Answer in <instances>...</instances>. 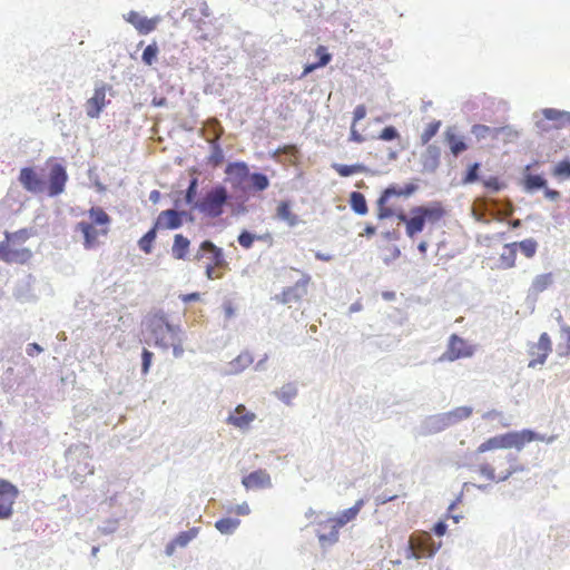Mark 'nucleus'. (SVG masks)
Returning <instances> with one entry per match:
<instances>
[{
  "label": "nucleus",
  "instance_id": "0e129e2a",
  "mask_svg": "<svg viewBox=\"0 0 570 570\" xmlns=\"http://www.w3.org/2000/svg\"><path fill=\"white\" fill-rule=\"evenodd\" d=\"M480 473L485 476L488 480H491V481H497L498 478L495 475V472H494V468L491 466L490 464H482L480 466Z\"/></svg>",
  "mask_w": 570,
  "mask_h": 570
},
{
  "label": "nucleus",
  "instance_id": "5fc2aeb1",
  "mask_svg": "<svg viewBox=\"0 0 570 570\" xmlns=\"http://www.w3.org/2000/svg\"><path fill=\"white\" fill-rule=\"evenodd\" d=\"M316 56L318 58L316 63L318 65L320 68H323V67L327 66L331 62V60H332V55L328 53L326 51V48L323 47V46H318L317 47Z\"/></svg>",
  "mask_w": 570,
  "mask_h": 570
},
{
  "label": "nucleus",
  "instance_id": "c9c22d12",
  "mask_svg": "<svg viewBox=\"0 0 570 570\" xmlns=\"http://www.w3.org/2000/svg\"><path fill=\"white\" fill-rule=\"evenodd\" d=\"M511 246L514 247L515 250L520 249L525 257L531 258L537 253L538 243L533 238H527L521 242L511 243Z\"/></svg>",
  "mask_w": 570,
  "mask_h": 570
},
{
  "label": "nucleus",
  "instance_id": "a18cd8bd",
  "mask_svg": "<svg viewBox=\"0 0 570 570\" xmlns=\"http://www.w3.org/2000/svg\"><path fill=\"white\" fill-rule=\"evenodd\" d=\"M159 49L156 42L149 43L142 51L141 60L146 66H153L157 59Z\"/></svg>",
  "mask_w": 570,
  "mask_h": 570
},
{
  "label": "nucleus",
  "instance_id": "4c0bfd02",
  "mask_svg": "<svg viewBox=\"0 0 570 570\" xmlns=\"http://www.w3.org/2000/svg\"><path fill=\"white\" fill-rule=\"evenodd\" d=\"M266 237H269V235H256L247 229H243L237 237V242L245 249H249L256 239H265Z\"/></svg>",
  "mask_w": 570,
  "mask_h": 570
},
{
  "label": "nucleus",
  "instance_id": "6e6552de",
  "mask_svg": "<svg viewBox=\"0 0 570 570\" xmlns=\"http://www.w3.org/2000/svg\"><path fill=\"white\" fill-rule=\"evenodd\" d=\"M112 87L106 85L102 81H98L95 85L94 96L88 99L86 112L90 118H98L106 105V92L111 90Z\"/></svg>",
  "mask_w": 570,
  "mask_h": 570
},
{
  "label": "nucleus",
  "instance_id": "4d7b16f0",
  "mask_svg": "<svg viewBox=\"0 0 570 570\" xmlns=\"http://www.w3.org/2000/svg\"><path fill=\"white\" fill-rule=\"evenodd\" d=\"M154 353L147 348H142L141 352V373L146 375L151 366Z\"/></svg>",
  "mask_w": 570,
  "mask_h": 570
},
{
  "label": "nucleus",
  "instance_id": "de8ad7c7",
  "mask_svg": "<svg viewBox=\"0 0 570 570\" xmlns=\"http://www.w3.org/2000/svg\"><path fill=\"white\" fill-rule=\"evenodd\" d=\"M8 243L22 244L30 237V232L26 228L19 229L14 233H6Z\"/></svg>",
  "mask_w": 570,
  "mask_h": 570
},
{
  "label": "nucleus",
  "instance_id": "39448f33",
  "mask_svg": "<svg viewBox=\"0 0 570 570\" xmlns=\"http://www.w3.org/2000/svg\"><path fill=\"white\" fill-rule=\"evenodd\" d=\"M18 181L31 194H42L46 191L47 183L35 167H23L20 169Z\"/></svg>",
  "mask_w": 570,
  "mask_h": 570
},
{
  "label": "nucleus",
  "instance_id": "6ab92c4d",
  "mask_svg": "<svg viewBox=\"0 0 570 570\" xmlns=\"http://www.w3.org/2000/svg\"><path fill=\"white\" fill-rule=\"evenodd\" d=\"M125 19L127 22L131 23L140 35H147L151 32L155 30L157 23L156 20L142 17L136 11H130Z\"/></svg>",
  "mask_w": 570,
  "mask_h": 570
},
{
  "label": "nucleus",
  "instance_id": "c756f323",
  "mask_svg": "<svg viewBox=\"0 0 570 570\" xmlns=\"http://www.w3.org/2000/svg\"><path fill=\"white\" fill-rule=\"evenodd\" d=\"M547 179L541 175H534L525 173L523 175V187L527 193H535L540 189L546 188Z\"/></svg>",
  "mask_w": 570,
  "mask_h": 570
},
{
  "label": "nucleus",
  "instance_id": "774afa93",
  "mask_svg": "<svg viewBox=\"0 0 570 570\" xmlns=\"http://www.w3.org/2000/svg\"><path fill=\"white\" fill-rule=\"evenodd\" d=\"M354 117H353V124L362 120L365 118L366 116V108L364 105H357L354 109V112H353Z\"/></svg>",
  "mask_w": 570,
  "mask_h": 570
},
{
  "label": "nucleus",
  "instance_id": "e2e57ef3",
  "mask_svg": "<svg viewBox=\"0 0 570 570\" xmlns=\"http://www.w3.org/2000/svg\"><path fill=\"white\" fill-rule=\"evenodd\" d=\"M542 114H543L544 118L548 120H558V119L564 117L566 111L558 110L554 108H544L542 110Z\"/></svg>",
  "mask_w": 570,
  "mask_h": 570
},
{
  "label": "nucleus",
  "instance_id": "9d476101",
  "mask_svg": "<svg viewBox=\"0 0 570 570\" xmlns=\"http://www.w3.org/2000/svg\"><path fill=\"white\" fill-rule=\"evenodd\" d=\"M552 351L550 336L547 333L540 335L539 342L531 345L529 354L533 357L528 366L534 368L537 365L544 364L549 353Z\"/></svg>",
  "mask_w": 570,
  "mask_h": 570
},
{
  "label": "nucleus",
  "instance_id": "58836bf2",
  "mask_svg": "<svg viewBox=\"0 0 570 570\" xmlns=\"http://www.w3.org/2000/svg\"><path fill=\"white\" fill-rule=\"evenodd\" d=\"M296 395L297 387L294 383H286L276 392V396L287 405L292 403V400L296 397Z\"/></svg>",
  "mask_w": 570,
  "mask_h": 570
},
{
  "label": "nucleus",
  "instance_id": "2f4dec72",
  "mask_svg": "<svg viewBox=\"0 0 570 570\" xmlns=\"http://www.w3.org/2000/svg\"><path fill=\"white\" fill-rule=\"evenodd\" d=\"M504 130H509V129L508 128H498V127L491 128L485 125H474L472 127V134L478 139H484L487 137L500 138V134L503 132Z\"/></svg>",
  "mask_w": 570,
  "mask_h": 570
},
{
  "label": "nucleus",
  "instance_id": "423d86ee",
  "mask_svg": "<svg viewBox=\"0 0 570 570\" xmlns=\"http://www.w3.org/2000/svg\"><path fill=\"white\" fill-rule=\"evenodd\" d=\"M225 174L234 189L245 190L250 174L249 167L245 161L228 163L225 168Z\"/></svg>",
  "mask_w": 570,
  "mask_h": 570
},
{
  "label": "nucleus",
  "instance_id": "20e7f679",
  "mask_svg": "<svg viewBox=\"0 0 570 570\" xmlns=\"http://www.w3.org/2000/svg\"><path fill=\"white\" fill-rule=\"evenodd\" d=\"M68 181L66 167L59 163H55L49 170L46 191L49 197H57L65 191Z\"/></svg>",
  "mask_w": 570,
  "mask_h": 570
},
{
  "label": "nucleus",
  "instance_id": "7c9ffc66",
  "mask_svg": "<svg viewBox=\"0 0 570 570\" xmlns=\"http://www.w3.org/2000/svg\"><path fill=\"white\" fill-rule=\"evenodd\" d=\"M348 203H350L352 210L355 214H357L360 216H364L367 214V212H368L367 203H366L365 196L362 193L352 191L350 194Z\"/></svg>",
  "mask_w": 570,
  "mask_h": 570
},
{
  "label": "nucleus",
  "instance_id": "680f3d73",
  "mask_svg": "<svg viewBox=\"0 0 570 570\" xmlns=\"http://www.w3.org/2000/svg\"><path fill=\"white\" fill-rule=\"evenodd\" d=\"M554 175L570 177V160H562L554 167Z\"/></svg>",
  "mask_w": 570,
  "mask_h": 570
},
{
  "label": "nucleus",
  "instance_id": "ddd939ff",
  "mask_svg": "<svg viewBox=\"0 0 570 570\" xmlns=\"http://www.w3.org/2000/svg\"><path fill=\"white\" fill-rule=\"evenodd\" d=\"M256 419L253 412H248L245 405L239 404L235 407L234 412L228 415L226 422L240 430H245Z\"/></svg>",
  "mask_w": 570,
  "mask_h": 570
},
{
  "label": "nucleus",
  "instance_id": "dca6fc26",
  "mask_svg": "<svg viewBox=\"0 0 570 570\" xmlns=\"http://www.w3.org/2000/svg\"><path fill=\"white\" fill-rule=\"evenodd\" d=\"M410 213H417L422 216L423 220L436 223L444 215V209L440 203H431L428 205L414 206Z\"/></svg>",
  "mask_w": 570,
  "mask_h": 570
},
{
  "label": "nucleus",
  "instance_id": "a211bd4d",
  "mask_svg": "<svg viewBox=\"0 0 570 570\" xmlns=\"http://www.w3.org/2000/svg\"><path fill=\"white\" fill-rule=\"evenodd\" d=\"M204 249H206L205 259L208 261L207 263L214 264L218 268L228 266L223 248L216 246L212 240L205 239Z\"/></svg>",
  "mask_w": 570,
  "mask_h": 570
},
{
  "label": "nucleus",
  "instance_id": "0eeeda50",
  "mask_svg": "<svg viewBox=\"0 0 570 570\" xmlns=\"http://www.w3.org/2000/svg\"><path fill=\"white\" fill-rule=\"evenodd\" d=\"M311 281L308 275H303L294 286L285 288L282 294L274 298L282 304H292L299 302L307 294V285Z\"/></svg>",
  "mask_w": 570,
  "mask_h": 570
},
{
  "label": "nucleus",
  "instance_id": "f03ea898",
  "mask_svg": "<svg viewBox=\"0 0 570 570\" xmlns=\"http://www.w3.org/2000/svg\"><path fill=\"white\" fill-rule=\"evenodd\" d=\"M146 328L155 346L164 351L169 348V340L181 332L178 325L170 324L165 314H155L146 321Z\"/></svg>",
  "mask_w": 570,
  "mask_h": 570
},
{
  "label": "nucleus",
  "instance_id": "c85d7f7f",
  "mask_svg": "<svg viewBox=\"0 0 570 570\" xmlns=\"http://www.w3.org/2000/svg\"><path fill=\"white\" fill-rule=\"evenodd\" d=\"M190 246V240L183 234H176L174 236V244L171 247V254L176 259H185Z\"/></svg>",
  "mask_w": 570,
  "mask_h": 570
},
{
  "label": "nucleus",
  "instance_id": "37998d69",
  "mask_svg": "<svg viewBox=\"0 0 570 570\" xmlns=\"http://www.w3.org/2000/svg\"><path fill=\"white\" fill-rule=\"evenodd\" d=\"M338 527L336 523H334L330 530L328 533H321L318 534V541L322 548H326L328 546H332L338 541Z\"/></svg>",
  "mask_w": 570,
  "mask_h": 570
},
{
  "label": "nucleus",
  "instance_id": "338daca9",
  "mask_svg": "<svg viewBox=\"0 0 570 570\" xmlns=\"http://www.w3.org/2000/svg\"><path fill=\"white\" fill-rule=\"evenodd\" d=\"M175 543H177L178 547L184 548L186 547L191 540L190 535L186 533L185 531L178 533V535L174 539Z\"/></svg>",
  "mask_w": 570,
  "mask_h": 570
},
{
  "label": "nucleus",
  "instance_id": "412c9836",
  "mask_svg": "<svg viewBox=\"0 0 570 570\" xmlns=\"http://www.w3.org/2000/svg\"><path fill=\"white\" fill-rule=\"evenodd\" d=\"M554 282L552 273L537 275L528 291V297L537 299L538 295L549 288Z\"/></svg>",
  "mask_w": 570,
  "mask_h": 570
},
{
  "label": "nucleus",
  "instance_id": "2eb2a0df",
  "mask_svg": "<svg viewBox=\"0 0 570 570\" xmlns=\"http://www.w3.org/2000/svg\"><path fill=\"white\" fill-rule=\"evenodd\" d=\"M242 483L246 489H271L273 487L271 475L265 470L250 472L243 478Z\"/></svg>",
  "mask_w": 570,
  "mask_h": 570
},
{
  "label": "nucleus",
  "instance_id": "79ce46f5",
  "mask_svg": "<svg viewBox=\"0 0 570 570\" xmlns=\"http://www.w3.org/2000/svg\"><path fill=\"white\" fill-rule=\"evenodd\" d=\"M197 193H198V179L191 178L189 180L188 187L184 193V200L186 205H190L195 209V203H197Z\"/></svg>",
  "mask_w": 570,
  "mask_h": 570
},
{
  "label": "nucleus",
  "instance_id": "f3484780",
  "mask_svg": "<svg viewBox=\"0 0 570 570\" xmlns=\"http://www.w3.org/2000/svg\"><path fill=\"white\" fill-rule=\"evenodd\" d=\"M441 148L434 144L429 145L421 155V164L426 173H434L440 165Z\"/></svg>",
  "mask_w": 570,
  "mask_h": 570
},
{
  "label": "nucleus",
  "instance_id": "8fccbe9b",
  "mask_svg": "<svg viewBox=\"0 0 570 570\" xmlns=\"http://www.w3.org/2000/svg\"><path fill=\"white\" fill-rule=\"evenodd\" d=\"M479 170H480V164L479 163H473L471 164L464 176H463V184H473L475 183L478 179H479Z\"/></svg>",
  "mask_w": 570,
  "mask_h": 570
},
{
  "label": "nucleus",
  "instance_id": "aec40b11",
  "mask_svg": "<svg viewBox=\"0 0 570 570\" xmlns=\"http://www.w3.org/2000/svg\"><path fill=\"white\" fill-rule=\"evenodd\" d=\"M416 190L417 186L412 183L406 184L403 188L396 184H391L381 193V204L384 203L385 199H391L392 197H410Z\"/></svg>",
  "mask_w": 570,
  "mask_h": 570
},
{
  "label": "nucleus",
  "instance_id": "b1692460",
  "mask_svg": "<svg viewBox=\"0 0 570 570\" xmlns=\"http://www.w3.org/2000/svg\"><path fill=\"white\" fill-rule=\"evenodd\" d=\"M445 141L448 142L453 156H459L468 149V144L463 136L458 135L453 128H448L445 131Z\"/></svg>",
  "mask_w": 570,
  "mask_h": 570
},
{
  "label": "nucleus",
  "instance_id": "864d4df0",
  "mask_svg": "<svg viewBox=\"0 0 570 570\" xmlns=\"http://www.w3.org/2000/svg\"><path fill=\"white\" fill-rule=\"evenodd\" d=\"M505 248L508 249V252L501 255V261L505 264L508 268H511L515 265L517 250L514 249V247L511 246V244H507Z\"/></svg>",
  "mask_w": 570,
  "mask_h": 570
},
{
  "label": "nucleus",
  "instance_id": "13d9d810",
  "mask_svg": "<svg viewBox=\"0 0 570 570\" xmlns=\"http://www.w3.org/2000/svg\"><path fill=\"white\" fill-rule=\"evenodd\" d=\"M492 439L493 448L495 449H510V432L501 435H495Z\"/></svg>",
  "mask_w": 570,
  "mask_h": 570
},
{
  "label": "nucleus",
  "instance_id": "7ed1b4c3",
  "mask_svg": "<svg viewBox=\"0 0 570 570\" xmlns=\"http://www.w3.org/2000/svg\"><path fill=\"white\" fill-rule=\"evenodd\" d=\"M475 206H478L482 213L489 214L495 219H500V217H509L514 212V207L510 199L480 197L475 200Z\"/></svg>",
  "mask_w": 570,
  "mask_h": 570
},
{
  "label": "nucleus",
  "instance_id": "bf43d9fd",
  "mask_svg": "<svg viewBox=\"0 0 570 570\" xmlns=\"http://www.w3.org/2000/svg\"><path fill=\"white\" fill-rule=\"evenodd\" d=\"M183 340L179 337V334L173 336L170 340H169V346L173 347V354L175 357H180L184 353V348H183Z\"/></svg>",
  "mask_w": 570,
  "mask_h": 570
},
{
  "label": "nucleus",
  "instance_id": "e433bc0d",
  "mask_svg": "<svg viewBox=\"0 0 570 570\" xmlns=\"http://www.w3.org/2000/svg\"><path fill=\"white\" fill-rule=\"evenodd\" d=\"M240 524L239 519L234 518H223L215 522V528L222 534H233Z\"/></svg>",
  "mask_w": 570,
  "mask_h": 570
},
{
  "label": "nucleus",
  "instance_id": "4be33fe9",
  "mask_svg": "<svg viewBox=\"0 0 570 570\" xmlns=\"http://www.w3.org/2000/svg\"><path fill=\"white\" fill-rule=\"evenodd\" d=\"M533 439H539V433L533 430H522V431H513L510 432V449L514 448L518 451H521L527 443L533 441Z\"/></svg>",
  "mask_w": 570,
  "mask_h": 570
},
{
  "label": "nucleus",
  "instance_id": "f257e3e1",
  "mask_svg": "<svg viewBox=\"0 0 570 570\" xmlns=\"http://www.w3.org/2000/svg\"><path fill=\"white\" fill-rule=\"evenodd\" d=\"M232 195L225 186L217 184L207 190L197 203L195 209L209 218H218L223 215L225 206L230 203Z\"/></svg>",
  "mask_w": 570,
  "mask_h": 570
},
{
  "label": "nucleus",
  "instance_id": "1a4fd4ad",
  "mask_svg": "<svg viewBox=\"0 0 570 570\" xmlns=\"http://www.w3.org/2000/svg\"><path fill=\"white\" fill-rule=\"evenodd\" d=\"M184 219L194 220L187 212L166 209L160 212L155 223L159 228L177 229L183 226Z\"/></svg>",
  "mask_w": 570,
  "mask_h": 570
},
{
  "label": "nucleus",
  "instance_id": "c03bdc74",
  "mask_svg": "<svg viewBox=\"0 0 570 570\" xmlns=\"http://www.w3.org/2000/svg\"><path fill=\"white\" fill-rule=\"evenodd\" d=\"M19 491L16 485L4 479H0V502L12 495V501H16Z\"/></svg>",
  "mask_w": 570,
  "mask_h": 570
},
{
  "label": "nucleus",
  "instance_id": "ea45409f",
  "mask_svg": "<svg viewBox=\"0 0 570 570\" xmlns=\"http://www.w3.org/2000/svg\"><path fill=\"white\" fill-rule=\"evenodd\" d=\"M507 461L510 463V466H509V469L503 474H501L498 478L497 482L507 481L513 474H515L518 472H523L524 471V466L522 464H517V456L515 455L508 454L507 455Z\"/></svg>",
  "mask_w": 570,
  "mask_h": 570
},
{
  "label": "nucleus",
  "instance_id": "6e6d98bb",
  "mask_svg": "<svg viewBox=\"0 0 570 570\" xmlns=\"http://www.w3.org/2000/svg\"><path fill=\"white\" fill-rule=\"evenodd\" d=\"M399 136H400V134L394 126H386L380 132L379 139L384 140V141H392V140L399 138Z\"/></svg>",
  "mask_w": 570,
  "mask_h": 570
},
{
  "label": "nucleus",
  "instance_id": "49530a36",
  "mask_svg": "<svg viewBox=\"0 0 570 570\" xmlns=\"http://www.w3.org/2000/svg\"><path fill=\"white\" fill-rule=\"evenodd\" d=\"M225 160L224 150L217 141L212 142V151L208 161L215 166H220Z\"/></svg>",
  "mask_w": 570,
  "mask_h": 570
},
{
  "label": "nucleus",
  "instance_id": "72a5a7b5",
  "mask_svg": "<svg viewBox=\"0 0 570 570\" xmlns=\"http://www.w3.org/2000/svg\"><path fill=\"white\" fill-rule=\"evenodd\" d=\"M158 229L159 227L154 223V226L138 240V246L145 254L153 252V244L157 237Z\"/></svg>",
  "mask_w": 570,
  "mask_h": 570
},
{
  "label": "nucleus",
  "instance_id": "4468645a",
  "mask_svg": "<svg viewBox=\"0 0 570 570\" xmlns=\"http://www.w3.org/2000/svg\"><path fill=\"white\" fill-rule=\"evenodd\" d=\"M10 243H0V259L9 263H24L31 257V250L28 248L13 249L10 248Z\"/></svg>",
  "mask_w": 570,
  "mask_h": 570
},
{
  "label": "nucleus",
  "instance_id": "393cba45",
  "mask_svg": "<svg viewBox=\"0 0 570 570\" xmlns=\"http://www.w3.org/2000/svg\"><path fill=\"white\" fill-rule=\"evenodd\" d=\"M364 503L365 501L363 499L357 500L353 507L340 512L333 519L334 523L342 528L348 522L353 521L360 513L361 509L364 507Z\"/></svg>",
  "mask_w": 570,
  "mask_h": 570
},
{
  "label": "nucleus",
  "instance_id": "9b49d317",
  "mask_svg": "<svg viewBox=\"0 0 570 570\" xmlns=\"http://www.w3.org/2000/svg\"><path fill=\"white\" fill-rule=\"evenodd\" d=\"M472 355V351L468 347L464 340L459 337L456 334H452L449 341L448 350L442 354L440 361L453 362L461 357H468Z\"/></svg>",
  "mask_w": 570,
  "mask_h": 570
},
{
  "label": "nucleus",
  "instance_id": "603ef678",
  "mask_svg": "<svg viewBox=\"0 0 570 570\" xmlns=\"http://www.w3.org/2000/svg\"><path fill=\"white\" fill-rule=\"evenodd\" d=\"M13 503L12 495L8 499H4L3 502H0V520L10 519L13 514Z\"/></svg>",
  "mask_w": 570,
  "mask_h": 570
},
{
  "label": "nucleus",
  "instance_id": "a19ab883",
  "mask_svg": "<svg viewBox=\"0 0 570 570\" xmlns=\"http://www.w3.org/2000/svg\"><path fill=\"white\" fill-rule=\"evenodd\" d=\"M89 217L92 225L105 226L110 223L109 215L100 207H91L89 209Z\"/></svg>",
  "mask_w": 570,
  "mask_h": 570
},
{
  "label": "nucleus",
  "instance_id": "69168bd1",
  "mask_svg": "<svg viewBox=\"0 0 570 570\" xmlns=\"http://www.w3.org/2000/svg\"><path fill=\"white\" fill-rule=\"evenodd\" d=\"M483 185L491 191H499L502 189V184L494 177L483 180Z\"/></svg>",
  "mask_w": 570,
  "mask_h": 570
},
{
  "label": "nucleus",
  "instance_id": "a878e982",
  "mask_svg": "<svg viewBox=\"0 0 570 570\" xmlns=\"http://www.w3.org/2000/svg\"><path fill=\"white\" fill-rule=\"evenodd\" d=\"M77 229L80 230L83 236L85 248H92L96 245L99 234L95 226L88 222L81 220L77 224Z\"/></svg>",
  "mask_w": 570,
  "mask_h": 570
},
{
  "label": "nucleus",
  "instance_id": "cd10ccee",
  "mask_svg": "<svg viewBox=\"0 0 570 570\" xmlns=\"http://www.w3.org/2000/svg\"><path fill=\"white\" fill-rule=\"evenodd\" d=\"M276 215L281 220L286 222L289 227H295L299 223V217L291 210L289 202H281L277 205Z\"/></svg>",
  "mask_w": 570,
  "mask_h": 570
},
{
  "label": "nucleus",
  "instance_id": "f704fd0d",
  "mask_svg": "<svg viewBox=\"0 0 570 570\" xmlns=\"http://www.w3.org/2000/svg\"><path fill=\"white\" fill-rule=\"evenodd\" d=\"M253 356L249 352L240 353L233 362H230V374H236L248 367L253 363Z\"/></svg>",
  "mask_w": 570,
  "mask_h": 570
},
{
  "label": "nucleus",
  "instance_id": "052dcab7",
  "mask_svg": "<svg viewBox=\"0 0 570 570\" xmlns=\"http://www.w3.org/2000/svg\"><path fill=\"white\" fill-rule=\"evenodd\" d=\"M332 168L341 176V177H350L354 175L353 165L337 164L334 163Z\"/></svg>",
  "mask_w": 570,
  "mask_h": 570
},
{
  "label": "nucleus",
  "instance_id": "09e8293b",
  "mask_svg": "<svg viewBox=\"0 0 570 570\" xmlns=\"http://www.w3.org/2000/svg\"><path fill=\"white\" fill-rule=\"evenodd\" d=\"M441 121H432L428 125L424 131L421 134V141L426 145L439 131Z\"/></svg>",
  "mask_w": 570,
  "mask_h": 570
},
{
  "label": "nucleus",
  "instance_id": "5701e85b",
  "mask_svg": "<svg viewBox=\"0 0 570 570\" xmlns=\"http://www.w3.org/2000/svg\"><path fill=\"white\" fill-rule=\"evenodd\" d=\"M449 428L459 424L460 422L470 419L473 413V407L463 405L458 406L451 411L442 412Z\"/></svg>",
  "mask_w": 570,
  "mask_h": 570
},
{
  "label": "nucleus",
  "instance_id": "bb28decb",
  "mask_svg": "<svg viewBox=\"0 0 570 570\" xmlns=\"http://www.w3.org/2000/svg\"><path fill=\"white\" fill-rule=\"evenodd\" d=\"M269 186L268 177L263 173H250L244 191H263Z\"/></svg>",
  "mask_w": 570,
  "mask_h": 570
},
{
  "label": "nucleus",
  "instance_id": "3c124183",
  "mask_svg": "<svg viewBox=\"0 0 570 570\" xmlns=\"http://www.w3.org/2000/svg\"><path fill=\"white\" fill-rule=\"evenodd\" d=\"M389 200L390 199H385L384 203L381 204V195L379 196V198L376 200L377 218L381 220L394 216V210L391 207L386 206Z\"/></svg>",
  "mask_w": 570,
  "mask_h": 570
},
{
  "label": "nucleus",
  "instance_id": "473e14b6",
  "mask_svg": "<svg viewBox=\"0 0 570 570\" xmlns=\"http://www.w3.org/2000/svg\"><path fill=\"white\" fill-rule=\"evenodd\" d=\"M410 220L405 227L406 235L410 238H414L415 235L423 232L425 222L423 220L422 216L417 213H410Z\"/></svg>",
  "mask_w": 570,
  "mask_h": 570
},
{
  "label": "nucleus",
  "instance_id": "f8f14e48",
  "mask_svg": "<svg viewBox=\"0 0 570 570\" xmlns=\"http://www.w3.org/2000/svg\"><path fill=\"white\" fill-rule=\"evenodd\" d=\"M449 429L443 413L432 414L422 420L419 426V434L428 436L443 432Z\"/></svg>",
  "mask_w": 570,
  "mask_h": 570
}]
</instances>
